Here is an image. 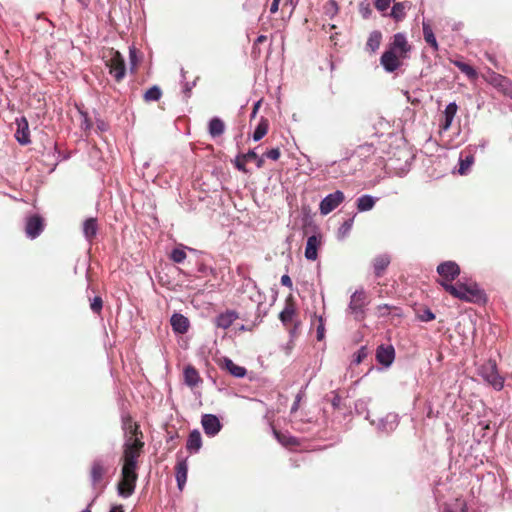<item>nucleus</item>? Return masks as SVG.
<instances>
[{
	"instance_id": "nucleus-1",
	"label": "nucleus",
	"mask_w": 512,
	"mask_h": 512,
	"mask_svg": "<svg viewBox=\"0 0 512 512\" xmlns=\"http://www.w3.org/2000/svg\"><path fill=\"white\" fill-rule=\"evenodd\" d=\"M120 463L121 471L117 483V493L123 498H128L135 492L140 458H136L135 453L131 450L126 453V457H120Z\"/></svg>"
},
{
	"instance_id": "nucleus-2",
	"label": "nucleus",
	"mask_w": 512,
	"mask_h": 512,
	"mask_svg": "<svg viewBox=\"0 0 512 512\" xmlns=\"http://www.w3.org/2000/svg\"><path fill=\"white\" fill-rule=\"evenodd\" d=\"M194 250V264L196 265V273L194 272V291L210 292L216 287V275L211 267V257L199 253L195 255Z\"/></svg>"
},
{
	"instance_id": "nucleus-3",
	"label": "nucleus",
	"mask_w": 512,
	"mask_h": 512,
	"mask_svg": "<svg viewBox=\"0 0 512 512\" xmlns=\"http://www.w3.org/2000/svg\"><path fill=\"white\" fill-rule=\"evenodd\" d=\"M124 429V443L122 446V455L126 457V453L133 451L136 458H140L144 453L145 443L143 441V432L137 422H134L130 415L122 418Z\"/></svg>"
},
{
	"instance_id": "nucleus-4",
	"label": "nucleus",
	"mask_w": 512,
	"mask_h": 512,
	"mask_svg": "<svg viewBox=\"0 0 512 512\" xmlns=\"http://www.w3.org/2000/svg\"><path fill=\"white\" fill-rule=\"evenodd\" d=\"M445 290L453 297L465 302H480L484 300V293L474 281H458L455 284L445 283Z\"/></svg>"
},
{
	"instance_id": "nucleus-5",
	"label": "nucleus",
	"mask_w": 512,
	"mask_h": 512,
	"mask_svg": "<svg viewBox=\"0 0 512 512\" xmlns=\"http://www.w3.org/2000/svg\"><path fill=\"white\" fill-rule=\"evenodd\" d=\"M109 467L101 458L94 459L89 467V480L95 497L100 496L107 485L106 477Z\"/></svg>"
},
{
	"instance_id": "nucleus-6",
	"label": "nucleus",
	"mask_w": 512,
	"mask_h": 512,
	"mask_svg": "<svg viewBox=\"0 0 512 512\" xmlns=\"http://www.w3.org/2000/svg\"><path fill=\"white\" fill-rule=\"evenodd\" d=\"M103 58L105 59L106 67L109 69V74L116 82L122 81L126 74V67L121 53L111 48L104 52Z\"/></svg>"
},
{
	"instance_id": "nucleus-7",
	"label": "nucleus",
	"mask_w": 512,
	"mask_h": 512,
	"mask_svg": "<svg viewBox=\"0 0 512 512\" xmlns=\"http://www.w3.org/2000/svg\"><path fill=\"white\" fill-rule=\"evenodd\" d=\"M479 375L495 390L500 391L504 387V378L498 373L495 360L489 359L478 369Z\"/></svg>"
},
{
	"instance_id": "nucleus-8",
	"label": "nucleus",
	"mask_w": 512,
	"mask_h": 512,
	"mask_svg": "<svg viewBox=\"0 0 512 512\" xmlns=\"http://www.w3.org/2000/svg\"><path fill=\"white\" fill-rule=\"evenodd\" d=\"M439 284L445 289V283H452L460 274L459 265L454 261H445L438 265Z\"/></svg>"
},
{
	"instance_id": "nucleus-9",
	"label": "nucleus",
	"mask_w": 512,
	"mask_h": 512,
	"mask_svg": "<svg viewBox=\"0 0 512 512\" xmlns=\"http://www.w3.org/2000/svg\"><path fill=\"white\" fill-rule=\"evenodd\" d=\"M188 456L177 455L176 463L174 466V475L177 482V487L180 492L183 491L188 476Z\"/></svg>"
},
{
	"instance_id": "nucleus-10",
	"label": "nucleus",
	"mask_w": 512,
	"mask_h": 512,
	"mask_svg": "<svg viewBox=\"0 0 512 512\" xmlns=\"http://www.w3.org/2000/svg\"><path fill=\"white\" fill-rule=\"evenodd\" d=\"M345 200V195L342 191L337 190L325 196L320 204L319 210L322 215H328L336 209Z\"/></svg>"
},
{
	"instance_id": "nucleus-11",
	"label": "nucleus",
	"mask_w": 512,
	"mask_h": 512,
	"mask_svg": "<svg viewBox=\"0 0 512 512\" xmlns=\"http://www.w3.org/2000/svg\"><path fill=\"white\" fill-rule=\"evenodd\" d=\"M366 305V295L363 290L355 291L350 298L348 305V312L354 315V318L359 320L364 316V307Z\"/></svg>"
},
{
	"instance_id": "nucleus-12",
	"label": "nucleus",
	"mask_w": 512,
	"mask_h": 512,
	"mask_svg": "<svg viewBox=\"0 0 512 512\" xmlns=\"http://www.w3.org/2000/svg\"><path fill=\"white\" fill-rule=\"evenodd\" d=\"M45 222L38 214L28 216L25 223V233L30 239L37 238L44 230Z\"/></svg>"
},
{
	"instance_id": "nucleus-13",
	"label": "nucleus",
	"mask_w": 512,
	"mask_h": 512,
	"mask_svg": "<svg viewBox=\"0 0 512 512\" xmlns=\"http://www.w3.org/2000/svg\"><path fill=\"white\" fill-rule=\"evenodd\" d=\"M476 147H468L467 149L461 151L459 155L458 164L459 167L457 172L460 175H467L470 172L472 165L474 164V150Z\"/></svg>"
},
{
	"instance_id": "nucleus-14",
	"label": "nucleus",
	"mask_w": 512,
	"mask_h": 512,
	"mask_svg": "<svg viewBox=\"0 0 512 512\" xmlns=\"http://www.w3.org/2000/svg\"><path fill=\"white\" fill-rule=\"evenodd\" d=\"M201 424L205 434L210 437L217 435L222 428L220 420L213 414H204L201 419Z\"/></svg>"
},
{
	"instance_id": "nucleus-15",
	"label": "nucleus",
	"mask_w": 512,
	"mask_h": 512,
	"mask_svg": "<svg viewBox=\"0 0 512 512\" xmlns=\"http://www.w3.org/2000/svg\"><path fill=\"white\" fill-rule=\"evenodd\" d=\"M399 420L398 415L394 413H388L383 418H380L377 422L371 421L372 425H375L378 431L383 433H389L396 429Z\"/></svg>"
},
{
	"instance_id": "nucleus-16",
	"label": "nucleus",
	"mask_w": 512,
	"mask_h": 512,
	"mask_svg": "<svg viewBox=\"0 0 512 512\" xmlns=\"http://www.w3.org/2000/svg\"><path fill=\"white\" fill-rule=\"evenodd\" d=\"M17 129L15 132V138L21 145H27L31 142L29 124L27 119L22 116L16 119Z\"/></svg>"
},
{
	"instance_id": "nucleus-17",
	"label": "nucleus",
	"mask_w": 512,
	"mask_h": 512,
	"mask_svg": "<svg viewBox=\"0 0 512 512\" xmlns=\"http://www.w3.org/2000/svg\"><path fill=\"white\" fill-rule=\"evenodd\" d=\"M376 358L380 364L384 365L385 367H389L395 359V350L393 346H379L377 348Z\"/></svg>"
},
{
	"instance_id": "nucleus-18",
	"label": "nucleus",
	"mask_w": 512,
	"mask_h": 512,
	"mask_svg": "<svg viewBox=\"0 0 512 512\" xmlns=\"http://www.w3.org/2000/svg\"><path fill=\"white\" fill-rule=\"evenodd\" d=\"M380 63L386 72L392 73L401 66L402 60L395 57L392 51L386 50L380 58Z\"/></svg>"
},
{
	"instance_id": "nucleus-19",
	"label": "nucleus",
	"mask_w": 512,
	"mask_h": 512,
	"mask_svg": "<svg viewBox=\"0 0 512 512\" xmlns=\"http://www.w3.org/2000/svg\"><path fill=\"white\" fill-rule=\"evenodd\" d=\"M457 110H458V106L455 102H451L446 106V108L443 112L444 121L440 124L441 131H447L450 129L452 122L454 120V117L457 113Z\"/></svg>"
},
{
	"instance_id": "nucleus-20",
	"label": "nucleus",
	"mask_w": 512,
	"mask_h": 512,
	"mask_svg": "<svg viewBox=\"0 0 512 512\" xmlns=\"http://www.w3.org/2000/svg\"><path fill=\"white\" fill-rule=\"evenodd\" d=\"M170 322L173 330L180 334L186 333L190 326L189 319L178 313L172 315Z\"/></svg>"
},
{
	"instance_id": "nucleus-21",
	"label": "nucleus",
	"mask_w": 512,
	"mask_h": 512,
	"mask_svg": "<svg viewBox=\"0 0 512 512\" xmlns=\"http://www.w3.org/2000/svg\"><path fill=\"white\" fill-rule=\"evenodd\" d=\"M237 318L238 314L235 311L227 310L217 316L215 323L219 328L228 329Z\"/></svg>"
},
{
	"instance_id": "nucleus-22",
	"label": "nucleus",
	"mask_w": 512,
	"mask_h": 512,
	"mask_svg": "<svg viewBox=\"0 0 512 512\" xmlns=\"http://www.w3.org/2000/svg\"><path fill=\"white\" fill-rule=\"evenodd\" d=\"M411 8V3L409 1L397 2L392 6L391 12L389 16L392 17L395 21H401L406 16V11Z\"/></svg>"
},
{
	"instance_id": "nucleus-23",
	"label": "nucleus",
	"mask_w": 512,
	"mask_h": 512,
	"mask_svg": "<svg viewBox=\"0 0 512 512\" xmlns=\"http://www.w3.org/2000/svg\"><path fill=\"white\" fill-rule=\"evenodd\" d=\"M391 262V258L388 254H381L374 258L373 260V269L374 273L377 277H381L389 266Z\"/></svg>"
},
{
	"instance_id": "nucleus-24",
	"label": "nucleus",
	"mask_w": 512,
	"mask_h": 512,
	"mask_svg": "<svg viewBox=\"0 0 512 512\" xmlns=\"http://www.w3.org/2000/svg\"><path fill=\"white\" fill-rule=\"evenodd\" d=\"M392 50H399L400 52H409L410 45L408 44L407 38L403 33H396L393 36L392 42L389 45Z\"/></svg>"
},
{
	"instance_id": "nucleus-25",
	"label": "nucleus",
	"mask_w": 512,
	"mask_h": 512,
	"mask_svg": "<svg viewBox=\"0 0 512 512\" xmlns=\"http://www.w3.org/2000/svg\"><path fill=\"white\" fill-rule=\"evenodd\" d=\"M225 131V124L219 117H213L208 124V132L212 138L221 136Z\"/></svg>"
},
{
	"instance_id": "nucleus-26",
	"label": "nucleus",
	"mask_w": 512,
	"mask_h": 512,
	"mask_svg": "<svg viewBox=\"0 0 512 512\" xmlns=\"http://www.w3.org/2000/svg\"><path fill=\"white\" fill-rule=\"evenodd\" d=\"M319 245V240L317 236L312 235L307 239L306 248H305V257L308 260H316L317 259V249Z\"/></svg>"
},
{
	"instance_id": "nucleus-27",
	"label": "nucleus",
	"mask_w": 512,
	"mask_h": 512,
	"mask_svg": "<svg viewBox=\"0 0 512 512\" xmlns=\"http://www.w3.org/2000/svg\"><path fill=\"white\" fill-rule=\"evenodd\" d=\"M377 201V198L371 195H362L357 199L356 205L359 212H366L373 209Z\"/></svg>"
},
{
	"instance_id": "nucleus-28",
	"label": "nucleus",
	"mask_w": 512,
	"mask_h": 512,
	"mask_svg": "<svg viewBox=\"0 0 512 512\" xmlns=\"http://www.w3.org/2000/svg\"><path fill=\"white\" fill-rule=\"evenodd\" d=\"M493 84L498 87L504 94L512 98V82L508 78L502 75H495L493 77Z\"/></svg>"
},
{
	"instance_id": "nucleus-29",
	"label": "nucleus",
	"mask_w": 512,
	"mask_h": 512,
	"mask_svg": "<svg viewBox=\"0 0 512 512\" xmlns=\"http://www.w3.org/2000/svg\"><path fill=\"white\" fill-rule=\"evenodd\" d=\"M98 230V224L96 218H88L83 224V233L87 240H92Z\"/></svg>"
},
{
	"instance_id": "nucleus-30",
	"label": "nucleus",
	"mask_w": 512,
	"mask_h": 512,
	"mask_svg": "<svg viewBox=\"0 0 512 512\" xmlns=\"http://www.w3.org/2000/svg\"><path fill=\"white\" fill-rule=\"evenodd\" d=\"M224 367L231 373V375L242 378L246 374V369L242 366L235 364L231 359L224 358L223 360Z\"/></svg>"
},
{
	"instance_id": "nucleus-31",
	"label": "nucleus",
	"mask_w": 512,
	"mask_h": 512,
	"mask_svg": "<svg viewBox=\"0 0 512 512\" xmlns=\"http://www.w3.org/2000/svg\"><path fill=\"white\" fill-rule=\"evenodd\" d=\"M422 28H423L424 40L426 41V43L428 45H430L435 52L438 51V49H439L438 42L436 40V37H435L430 25L426 22H423Z\"/></svg>"
},
{
	"instance_id": "nucleus-32",
	"label": "nucleus",
	"mask_w": 512,
	"mask_h": 512,
	"mask_svg": "<svg viewBox=\"0 0 512 512\" xmlns=\"http://www.w3.org/2000/svg\"><path fill=\"white\" fill-rule=\"evenodd\" d=\"M382 40V34L380 31H372L368 37L366 43V49L375 52L379 49Z\"/></svg>"
},
{
	"instance_id": "nucleus-33",
	"label": "nucleus",
	"mask_w": 512,
	"mask_h": 512,
	"mask_svg": "<svg viewBox=\"0 0 512 512\" xmlns=\"http://www.w3.org/2000/svg\"><path fill=\"white\" fill-rule=\"evenodd\" d=\"M295 316V308L292 304H287L279 315L284 326H288L293 322Z\"/></svg>"
},
{
	"instance_id": "nucleus-34",
	"label": "nucleus",
	"mask_w": 512,
	"mask_h": 512,
	"mask_svg": "<svg viewBox=\"0 0 512 512\" xmlns=\"http://www.w3.org/2000/svg\"><path fill=\"white\" fill-rule=\"evenodd\" d=\"M454 65L469 79L474 80L477 78L478 74L476 70L469 64L462 61H454Z\"/></svg>"
},
{
	"instance_id": "nucleus-35",
	"label": "nucleus",
	"mask_w": 512,
	"mask_h": 512,
	"mask_svg": "<svg viewBox=\"0 0 512 512\" xmlns=\"http://www.w3.org/2000/svg\"><path fill=\"white\" fill-rule=\"evenodd\" d=\"M273 432H274V435H275L276 439L283 446L290 447V446H294V445L297 444V439L292 437L291 435L278 432L275 429L273 430Z\"/></svg>"
},
{
	"instance_id": "nucleus-36",
	"label": "nucleus",
	"mask_w": 512,
	"mask_h": 512,
	"mask_svg": "<svg viewBox=\"0 0 512 512\" xmlns=\"http://www.w3.org/2000/svg\"><path fill=\"white\" fill-rule=\"evenodd\" d=\"M162 96V91L158 86H152L144 93V101H158Z\"/></svg>"
},
{
	"instance_id": "nucleus-37",
	"label": "nucleus",
	"mask_w": 512,
	"mask_h": 512,
	"mask_svg": "<svg viewBox=\"0 0 512 512\" xmlns=\"http://www.w3.org/2000/svg\"><path fill=\"white\" fill-rule=\"evenodd\" d=\"M267 131H268L267 120L261 119V121L259 122V124L257 125V127L253 133V140L254 141L261 140L267 134Z\"/></svg>"
},
{
	"instance_id": "nucleus-38",
	"label": "nucleus",
	"mask_w": 512,
	"mask_h": 512,
	"mask_svg": "<svg viewBox=\"0 0 512 512\" xmlns=\"http://www.w3.org/2000/svg\"><path fill=\"white\" fill-rule=\"evenodd\" d=\"M323 10L325 15L332 18L338 13L339 7L335 0H329L325 3Z\"/></svg>"
},
{
	"instance_id": "nucleus-39",
	"label": "nucleus",
	"mask_w": 512,
	"mask_h": 512,
	"mask_svg": "<svg viewBox=\"0 0 512 512\" xmlns=\"http://www.w3.org/2000/svg\"><path fill=\"white\" fill-rule=\"evenodd\" d=\"M353 225V219H348L344 221L341 227L338 229V238L344 239L350 232Z\"/></svg>"
},
{
	"instance_id": "nucleus-40",
	"label": "nucleus",
	"mask_w": 512,
	"mask_h": 512,
	"mask_svg": "<svg viewBox=\"0 0 512 512\" xmlns=\"http://www.w3.org/2000/svg\"><path fill=\"white\" fill-rule=\"evenodd\" d=\"M359 12L364 19H367L372 14L371 4L368 0H364L359 4Z\"/></svg>"
},
{
	"instance_id": "nucleus-41",
	"label": "nucleus",
	"mask_w": 512,
	"mask_h": 512,
	"mask_svg": "<svg viewBox=\"0 0 512 512\" xmlns=\"http://www.w3.org/2000/svg\"><path fill=\"white\" fill-rule=\"evenodd\" d=\"M394 0H374L376 9L381 12L384 16L388 15L387 10Z\"/></svg>"
},
{
	"instance_id": "nucleus-42",
	"label": "nucleus",
	"mask_w": 512,
	"mask_h": 512,
	"mask_svg": "<svg viewBox=\"0 0 512 512\" xmlns=\"http://www.w3.org/2000/svg\"><path fill=\"white\" fill-rule=\"evenodd\" d=\"M374 152H375L374 146L372 144H368V143L360 145L356 149V153L359 156H368L370 154H373Z\"/></svg>"
},
{
	"instance_id": "nucleus-43",
	"label": "nucleus",
	"mask_w": 512,
	"mask_h": 512,
	"mask_svg": "<svg viewBox=\"0 0 512 512\" xmlns=\"http://www.w3.org/2000/svg\"><path fill=\"white\" fill-rule=\"evenodd\" d=\"M90 308L94 313L99 315L103 308L102 298L100 296H95L93 299H91Z\"/></svg>"
},
{
	"instance_id": "nucleus-44",
	"label": "nucleus",
	"mask_w": 512,
	"mask_h": 512,
	"mask_svg": "<svg viewBox=\"0 0 512 512\" xmlns=\"http://www.w3.org/2000/svg\"><path fill=\"white\" fill-rule=\"evenodd\" d=\"M318 325H317V340L322 341L325 337V324L322 316L315 317Z\"/></svg>"
},
{
	"instance_id": "nucleus-45",
	"label": "nucleus",
	"mask_w": 512,
	"mask_h": 512,
	"mask_svg": "<svg viewBox=\"0 0 512 512\" xmlns=\"http://www.w3.org/2000/svg\"><path fill=\"white\" fill-rule=\"evenodd\" d=\"M417 317L422 322H429L435 319V314L430 309H425L418 313Z\"/></svg>"
},
{
	"instance_id": "nucleus-46",
	"label": "nucleus",
	"mask_w": 512,
	"mask_h": 512,
	"mask_svg": "<svg viewBox=\"0 0 512 512\" xmlns=\"http://www.w3.org/2000/svg\"><path fill=\"white\" fill-rule=\"evenodd\" d=\"M366 356H367L366 348L365 347H361L354 354L353 363H355L356 365L360 364Z\"/></svg>"
},
{
	"instance_id": "nucleus-47",
	"label": "nucleus",
	"mask_w": 512,
	"mask_h": 512,
	"mask_svg": "<svg viewBox=\"0 0 512 512\" xmlns=\"http://www.w3.org/2000/svg\"><path fill=\"white\" fill-rule=\"evenodd\" d=\"M171 257L174 262L180 263L186 258V253L181 249H174Z\"/></svg>"
},
{
	"instance_id": "nucleus-48",
	"label": "nucleus",
	"mask_w": 512,
	"mask_h": 512,
	"mask_svg": "<svg viewBox=\"0 0 512 512\" xmlns=\"http://www.w3.org/2000/svg\"><path fill=\"white\" fill-rule=\"evenodd\" d=\"M184 379H185V383L188 386H192V366L190 364H188L184 368Z\"/></svg>"
},
{
	"instance_id": "nucleus-49",
	"label": "nucleus",
	"mask_w": 512,
	"mask_h": 512,
	"mask_svg": "<svg viewBox=\"0 0 512 512\" xmlns=\"http://www.w3.org/2000/svg\"><path fill=\"white\" fill-rule=\"evenodd\" d=\"M202 447V438L198 430L194 429V453Z\"/></svg>"
},
{
	"instance_id": "nucleus-50",
	"label": "nucleus",
	"mask_w": 512,
	"mask_h": 512,
	"mask_svg": "<svg viewBox=\"0 0 512 512\" xmlns=\"http://www.w3.org/2000/svg\"><path fill=\"white\" fill-rule=\"evenodd\" d=\"M246 162H247V161H246V160H244V159L242 158V156H237V157H236V159L234 160V165H235V167H236L238 170H240V171H242V172H247L246 167H245Z\"/></svg>"
},
{
	"instance_id": "nucleus-51",
	"label": "nucleus",
	"mask_w": 512,
	"mask_h": 512,
	"mask_svg": "<svg viewBox=\"0 0 512 512\" xmlns=\"http://www.w3.org/2000/svg\"><path fill=\"white\" fill-rule=\"evenodd\" d=\"M265 156L271 160H278L279 157H280V150L279 148H273L271 150H268L266 153H265Z\"/></svg>"
},
{
	"instance_id": "nucleus-52",
	"label": "nucleus",
	"mask_w": 512,
	"mask_h": 512,
	"mask_svg": "<svg viewBox=\"0 0 512 512\" xmlns=\"http://www.w3.org/2000/svg\"><path fill=\"white\" fill-rule=\"evenodd\" d=\"M387 51H392L393 54L395 55V57H397L400 60L405 59L407 57V54L409 53V52H400L399 50L393 51L392 47H390V46L388 47Z\"/></svg>"
},
{
	"instance_id": "nucleus-53",
	"label": "nucleus",
	"mask_w": 512,
	"mask_h": 512,
	"mask_svg": "<svg viewBox=\"0 0 512 512\" xmlns=\"http://www.w3.org/2000/svg\"><path fill=\"white\" fill-rule=\"evenodd\" d=\"M257 154L254 150H249L246 154L242 155V158L246 161L255 160L257 158Z\"/></svg>"
},
{
	"instance_id": "nucleus-54",
	"label": "nucleus",
	"mask_w": 512,
	"mask_h": 512,
	"mask_svg": "<svg viewBox=\"0 0 512 512\" xmlns=\"http://www.w3.org/2000/svg\"><path fill=\"white\" fill-rule=\"evenodd\" d=\"M281 284L287 288H292V280L287 274L281 277Z\"/></svg>"
},
{
	"instance_id": "nucleus-55",
	"label": "nucleus",
	"mask_w": 512,
	"mask_h": 512,
	"mask_svg": "<svg viewBox=\"0 0 512 512\" xmlns=\"http://www.w3.org/2000/svg\"><path fill=\"white\" fill-rule=\"evenodd\" d=\"M261 100L257 101L254 106H253V110H252V113H251V118H255L257 113H258V110L261 106Z\"/></svg>"
},
{
	"instance_id": "nucleus-56",
	"label": "nucleus",
	"mask_w": 512,
	"mask_h": 512,
	"mask_svg": "<svg viewBox=\"0 0 512 512\" xmlns=\"http://www.w3.org/2000/svg\"><path fill=\"white\" fill-rule=\"evenodd\" d=\"M190 86L188 82L183 83V93L185 95V98L188 99L190 97Z\"/></svg>"
},
{
	"instance_id": "nucleus-57",
	"label": "nucleus",
	"mask_w": 512,
	"mask_h": 512,
	"mask_svg": "<svg viewBox=\"0 0 512 512\" xmlns=\"http://www.w3.org/2000/svg\"><path fill=\"white\" fill-rule=\"evenodd\" d=\"M186 449L189 451V452H192V432L189 433V435L187 436V440H186Z\"/></svg>"
},
{
	"instance_id": "nucleus-58",
	"label": "nucleus",
	"mask_w": 512,
	"mask_h": 512,
	"mask_svg": "<svg viewBox=\"0 0 512 512\" xmlns=\"http://www.w3.org/2000/svg\"><path fill=\"white\" fill-rule=\"evenodd\" d=\"M458 508L456 510L449 509L448 512H466L465 505L461 502L458 503Z\"/></svg>"
},
{
	"instance_id": "nucleus-59",
	"label": "nucleus",
	"mask_w": 512,
	"mask_h": 512,
	"mask_svg": "<svg viewBox=\"0 0 512 512\" xmlns=\"http://www.w3.org/2000/svg\"><path fill=\"white\" fill-rule=\"evenodd\" d=\"M109 512H124V508L122 505L113 506Z\"/></svg>"
},
{
	"instance_id": "nucleus-60",
	"label": "nucleus",
	"mask_w": 512,
	"mask_h": 512,
	"mask_svg": "<svg viewBox=\"0 0 512 512\" xmlns=\"http://www.w3.org/2000/svg\"><path fill=\"white\" fill-rule=\"evenodd\" d=\"M278 9H279V4L272 2L271 6H270V12L276 13L278 11Z\"/></svg>"
},
{
	"instance_id": "nucleus-61",
	"label": "nucleus",
	"mask_w": 512,
	"mask_h": 512,
	"mask_svg": "<svg viewBox=\"0 0 512 512\" xmlns=\"http://www.w3.org/2000/svg\"><path fill=\"white\" fill-rule=\"evenodd\" d=\"M266 39L267 37L265 35H260L257 37L255 44L263 43L264 41H266Z\"/></svg>"
},
{
	"instance_id": "nucleus-62",
	"label": "nucleus",
	"mask_w": 512,
	"mask_h": 512,
	"mask_svg": "<svg viewBox=\"0 0 512 512\" xmlns=\"http://www.w3.org/2000/svg\"><path fill=\"white\" fill-rule=\"evenodd\" d=\"M299 400H300V396H299V395H297L296 401L294 402V404H293V406H292V408H291V411H292V412H294V411H296V410H297Z\"/></svg>"
},
{
	"instance_id": "nucleus-63",
	"label": "nucleus",
	"mask_w": 512,
	"mask_h": 512,
	"mask_svg": "<svg viewBox=\"0 0 512 512\" xmlns=\"http://www.w3.org/2000/svg\"><path fill=\"white\" fill-rule=\"evenodd\" d=\"M273 2H275V3L279 4V5H280L281 2H283V5H287L291 1L290 0H273Z\"/></svg>"
},
{
	"instance_id": "nucleus-64",
	"label": "nucleus",
	"mask_w": 512,
	"mask_h": 512,
	"mask_svg": "<svg viewBox=\"0 0 512 512\" xmlns=\"http://www.w3.org/2000/svg\"><path fill=\"white\" fill-rule=\"evenodd\" d=\"M255 160H257V167H259V168H260V167H262V165H263V159H262V158H259V157L257 156V158H256Z\"/></svg>"
}]
</instances>
